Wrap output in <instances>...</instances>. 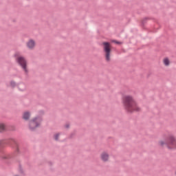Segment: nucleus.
<instances>
[{"label": "nucleus", "mask_w": 176, "mask_h": 176, "mask_svg": "<svg viewBox=\"0 0 176 176\" xmlns=\"http://www.w3.org/2000/svg\"><path fill=\"white\" fill-rule=\"evenodd\" d=\"M122 102L125 109L129 113L134 111L138 112L141 110V107H140L137 102L134 100V98L131 96H124L122 98Z\"/></svg>", "instance_id": "obj_1"}, {"label": "nucleus", "mask_w": 176, "mask_h": 176, "mask_svg": "<svg viewBox=\"0 0 176 176\" xmlns=\"http://www.w3.org/2000/svg\"><path fill=\"white\" fill-rule=\"evenodd\" d=\"M158 145L161 147L166 146L168 149L176 148V137L173 135H169L166 139L160 140Z\"/></svg>", "instance_id": "obj_2"}, {"label": "nucleus", "mask_w": 176, "mask_h": 176, "mask_svg": "<svg viewBox=\"0 0 176 176\" xmlns=\"http://www.w3.org/2000/svg\"><path fill=\"white\" fill-rule=\"evenodd\" d=\"M103 45V51L104 53V58L107 62L111 61V56L112 52V47L109 43L104 42Z\"/></svg>", "instance_id": "obj_3"}, {"label": "nucleus", "mask_w": 176, "mask_h": 176, "mask_svg": "<svg viewBox=\"0 0 176 176\" xmlns=\"http://www.w3.org/2000/svg\"><path fill=\"white\" fill-rule=\"evenodd\" d=\"M16 60L19 63V65L21 67L24 72L25 74H28L29 70L28 68V62L26 59L23 56H16Z\"/></svg>", "instance_id": "obj_4"}, {"label": "nucleus", "mask_w": 176, "mask_h": 176, "mask_svg": "<svg viewBox=\"0 0 176 176\" xmlns=\"http://www.w3.org/2000/svg\"><path fill=\"white\" fill-rule=\"evenodd\" d=\"M16 60L19 63V65L21 67L24 72L25 74H28L29 70L28 68V62L26 59L23 56H16Z\"/></svg>", "instance_id": "obj_5"}, {"label": "nucleus", "mask_w": 176, "mask_h": 176, "mask_svg": "<svg viewBox=\"0 0 176 176\" xmlns=\"http://www.w3.org/2000/svg\"><path fill=\"white\" fill-rule=\"evenodd\" d=\"M42 119L41 118H35L30 121L29 127L31 130H34L41 124Z\"/></svg>", "instance_id": "obj_6"}, {"label": "nucleus", "mask_w": 176, "mask_h": 176, "mask_svg": "<svg viewBox=\"0 0 176 176\" xmlns=\"http://www.w3.org/2000/svg\"><path fill=\"white\" fill-rule=\"evenodd\" d=\"M100 160L103 162H107L108 161H109V154L106 152V151H103L101 154H100Z\"/></svg>", "instance_id": "obj_7"}, {"label": "nucleus", "mask_w": 176, "mask_h": 176, "mask_svg": "<svg viewBox=\"0 0 176 176\" xmlns=\"http://www.w3.org/2000/svg\"><path fill=\"white\" fill-rule=\"evenodd\" d=\"M36 41L33 39H30L27 43H26V46L28 49L30 50H34L36 47Z\"/></svg>", "instance_id": "obj_8"}, {"label": "nucleus", "mask_w": 176, "mask_h": 176, "mask_svg": "<svg viewBox=\"0 0 176 176\" xmlns=\"http://www.w3.org/2000/svg\"><path fill=\"white\" fill-rule=\"evenodd\" d=\"M163 64L166 66V67H168L170 66V64H171V61L170 60V58H164L162 60Z\"/></svg>", "instance_id": "obj_9"}, {"label": "nucleus", "mask_w": 176, "mask_h": 176, "mask_svg": "<svg viewBox=\"0 0 176 176\" xmlns=\"http://www.w3.org/2000/svg\"><path fill=\"white\" fill-rule=\"evenodd\" d=\"M30 118V113L28 112V111H26L25 113H23V118L25 120H29Z\"/></svg>", "instance_id": "obj_10"}, {"label": "nucleus", "mask_w": 176, "mask_h": 176, "mask_svg": "<svg viewBox=\"0 0 176 176\" xmlns=\"http://www.w3.org/2000/svg\"><path fill=\"white\" fill-rule=\"evenodd\" d=\"M19 90H21V91H23L26 89V86L25 84H21L19 85Z\"/></svg>", "instance_id": "obj_11"}, {"label": "nucleus", "mask_w": 176, "mask_h": 176, "mask_svg": "<svg viewBox=\"0 0 176 176\" xmlns=\"http://www.w3.org/2000/svg\"><path fill=\"white\" fill-rule=\"evenodd\" d=\"M6 130V124L3 123H0V132Z\"/></svg>", "instance_id": "obj_12"}, {"label": "nucleus", "mask_w": 176, "mask_h": 176, "mask_svg": "<svg viewBox=\"0 0 176 176\" xmlns=\"http://www.w3.org/2000/svg\"><path fill=\"white\" fill-rule=\"evenodd\" d=\"M59 135H60V134H56V135H54V139H55L56 140H58Z\"/></svg>", "instance_id": "obj_13"}, {"label": "nucleus", "mask_w": 176, "mask_h": 176, "mask_svg": "<svg viewBox=\"0 0 176 176\" xmlns=\"http://www.w3.org/2000/svg\"><path fill=\"white\" fill-rule=\"evenodd\" d=\"M10 85H11L12 87H14V86L16 85V83H15L14 82H10Z\"/></svg>", "instance_id": "obj_14"}, {"label": "nucleus", "mask_w": 176, "mask_h": 176, "mask_svg": "<svg viewBox=\"0 0 176 176\" xmlns=\"http://www.w3.org/2000/svg\"><path fill=\"white\" fill-rule=\"evenodd\" d=\"M69 126V124H67V125H66V127H67V128H68Z\"/></svg>", "instance_id": "obj_15"}, {"label": "nucleus", "mask_w": 176, "mask_h": 176, "mask_svg": "<svg viewBox=\"0 0 176 176\" xmlns=\"http://www.w3.org/2000/svg\"><path fill=\"white\" fill-rule=\"evenodd\" d=\"M175 175H176V170H175Z\"/></svg>", "instance_id": "obj_16"}, {"label": "nucleus", "mask_w": 176, "mask_h": 176, "mask_svg": "<svg viewBox=\"0 0 176 176\" xmlns=\"http://www.w3.org/2000/svg\"><path fill=\"white\" fill-rule=\"evenodd\" d=\"M16 176H18V175H16Z\"/></svg>", "instance_id": "obj_17"}]
</instances>
